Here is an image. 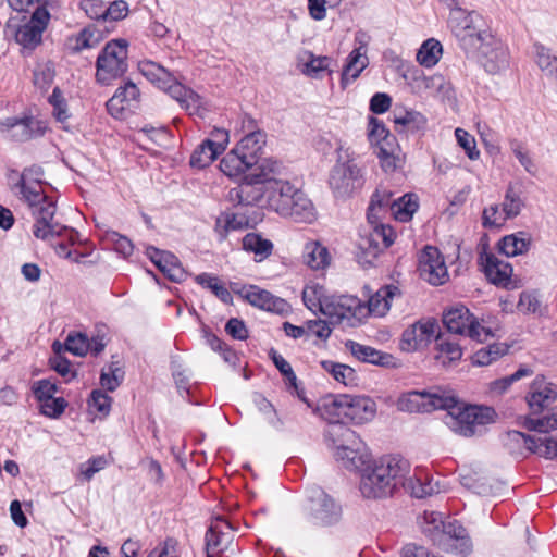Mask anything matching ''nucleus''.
Masks as SVG:
<instances>
[{
  "label": "nucleus",
  "mask_w": 557,
  "mask_h": 557,
  "mask_svg": "<svg viewBox=\"0 0 557 557\" xmlns=\"http://www.w3.org/2000/svg\"><path fill=\"white\" fill-rule=\"evenodd\" d=\"M350 465L359 474L361 495L373 500L393 497L409 469V461L400 455L389 454L373 459L367 444L356 433H350Z\"/></svg>",
  "instance_id": "obj_1"
},
{
  "label": "nucleus",
  "mask_w": 557,
  "mask_h": 557,
  "mask_svg": "<svg viewBox=\"0 0 557 557\" xmlns=\"http://www.w3.org/2000/svg\"><path fill=\"white\" fill-rule=\"evenodd\" d=\"M42 175V169L38 165H33L23 171L18 183L15 185L21 198L28 205L33 215L36 218L33 234L36 238L42 240H51L54 237L65 236L73 244L78 233L73 228L53 222L57 207L55 203L44 194L40 185Z\"/></svg>",
  "instance_id": "obj_2"
},
{
  "label": "nucleus",
  "mask_w": 557,
  "mask_h": 557,
  "mask_svg": "<svg viewBox=\"0 0 557 557\" xmlns=\"http://www.w3.org/2000/svg\"><path fill=\"white\" fill-rule=\"evenodd\" d=\"M392 196L388 190H376L371 197L367 212L370 225L360 232L356 251V260L363 269L373 267L379 255L395 242L393 227L377 223L381 212L392 211Z\"/></svg>",
  "instance_id": "obj_3"
},
{
  "label": "nucleus",
  "mask_w": 557,
  "mask_h": 557,
  "mask_svg": "<svg viewBox=\"0 0 557 557\" xmlns=\"http://www.w3.org/2000/svg\"><path fill=\"white\" fill-rule=\"evenodd\" d=\"M139 72L152 84L166 91L182 109L190 115L202 116L207 109V102L193 89L178 83L177 79L162 65L150 60L138 63Z\"/></svg>",
  "instance_id": "obj_4"
},
{
  "label": "nucleus",
  "mask_w": 557,
  "mask_h": 557,
  "mask_svg": "<svg viewBox=\"0 0 557 557\" xmlns=\"http://www.w3.org/2000/svg\"><path fill=\"white\" fill-rule=\"evenodd\" d=\"M318 410L320 416L329 423V429L325 433L327 446L333 451L334 459L343 461L346 467V458L348 456L346 434L348 428L344 419L348 417V396L329 395L322 399Z\"/></svg>",
  "instance_id": "obj_5"
},
{
  "label": "nucleus",
  "mask_w": 557,
  "mask_h": 557,
  "mask_svg": "<svg viewBox=\"0 0 557 557\" xmlns=\"http://www.w3.org/2000/svg\"><path fill=\"white\" fill-rule=\"evenodd\" d=\"M447 410L444 416L445 425L454 433L469 437L481 434L484 426L494 422L495 411L484 406H459L455 396L453 405L443 407Z\"/></svg>",
  "instance_id": "obj_6"
},
{
  "label": "nucleus",
  "mask_w": 557,
  "mask_h": 557,
  "mask_svg": "<svg viewBox=\"0 0 557 557\" xmlns=\"http://www.w3.org/2000/svg\"><path fill=\"white\" fill-rule=\"evenodd\" d=\"M448 25L467 54L475 53L476 47L492 35L484 28V20L476 12L457 10L450 14Z\"/></svg>",
  "instance_id": "obj_7"
},
{
  "label": "nucleus",
  "mask_w": 557,
  "mask_h": 557,
  "mask_svg": "<svg viewBox=\"0 0 557 557\" xmlns=\"http://www.w3.org/2000/svg\"><path fill=\"white\" fill-rule=\"evenodd\" d=\"M263 169H265L268 174V177L264 178L265 203L269 209L282 216L299 188L290 182L277 177L282 170V164L280 162L272 159H264Z\"/></svg>",
  "instance_id": "obj_8"
},
{
  "label": "nucleus",
  "mask_w": 557,
  "mask_h": 557,
  "mask_svg": "<svg viewBox=\"0 0 557 557\" xmlns=\"http://www.w3.org/2000/svg\"><path fill=\"white\" fill-rule=\"evenodd\" d=\"M127 47L125 39L109 41L96 61V79L102 85H109L127 71Z\"/></svg>",
  "instance_id": "obj_9"
},
{
  "label": "nucleus",
  "mask_w": 557,
  "mask_h": 557,
  "mask_svg": "<svg viewBox=\"0 0 557 557\" xmlns=\"http://www.w3.org/2000/svg\"><path fill=\"white\" fill-rule=\"evenodd\" d=\"M443 323L450 333L466 335L478 342H484L495 336L494 331L482 325L462 304H456L447 308L443 313Z\"/></svg>",
  "instance_id": "obj_10"
},
{
  "label": "nucleus",
  "mask_w": 557,
  "mask_h": 557,
  "mask_svg": "<svg viewBox=\"0 0 557 557\" xmlns=\"http://www.w3.org/2000/svg\"><path fill=\"white\" fill-rule=\"evenodd\" d=\"M453 405V395L440 387L409 391L397 400V408L407 412H431Z\"/></svg>",
  "instance_id": "obj_11"
},
{
  "label": "nucleus",
  "mask_w": 557,
  "mask_h": 557,
  "mask_svg": "<svg viewBox=\"0 0 557 557\" xmlns=\"http://www.w3.org/2000/svg\"><path fill=\"white\" fill-rule=\"evenodd\" d=\"M267 171L263 160L252 172L243 176L242 182L227 194L228 201L234 206H255L264 199Z\"/></svg>",
  "instance_id": "obj_12"
},
{
  "label": "nucleus",
  "mask_w": 557,
  "mask_h": 557,
  "mask_svg": "<svg viewBox=\"0 0 557 557\" xmlns=\"http://www.w3.org/2000/svg\"><path fill=\"white\" fill-rule=\"evenodd\" d=\"M308 502L307 518L312 524L329 527L341 520L342 506L321 487L314 486L309 491Z\"/></svg>",
  "instance_id": "obj_13"
},
{
  "label": "nucleus",
  "mask_w": 557,
  "mask_h": 557,
  "mask_svg": "<svg viewBox=\"0 0 557 557\" xmlns=\"http://www.w3.org/2000/svg\"><path fill=\"white\" fill-rule=\"evenodd\" d=\"M476 58L481 66L490 74H499L509 67V51L507 46L494 35H491L476 47L475 53H469Z\"/></svg>",
  "instance_id": "obj_14"
},
{
  "label": "nucleus",
  "mask_w": 557,
  "mask_h": 557,
  "mask_svg": "<svg viewBox=\"0 0 557 557\" xmlns=\"http://www.w3.org/2000/svg\"><path fill=\"white\" fill-rule=\"evenodd\" d=\"M425 534L438 546L450 548L462 556L472 552L471 539L457 520L445 522L440 532L432 533L431 529H425Z\"/></svg>",
  "instance_id": "obj_15"
},
{
  "label": "nucleus",
  "mask_w": 557,
  "mask_h": 557,
  "mask_svg": "<svg viewBox=\"0 0 557 557\" xmlns=\"http://www.w3.org/2000/svg\"><path fill=\"white\" fill-rule=\"evenodd\" d=\"M49 20L50 12L44 8H35L30 18L14 30L16 42L23 48L35 49L41 42L42 33L47 28Z\"/></svg>",
  "instance_id": "obj_16"
},
{
  "label": "nucleus",
  "mask_w": 557,
  "mask_h": 557,
  "mask_svg": "<svg viewBox=\"0 0 557 557\" xmlns=\"http://www.w3.org/2000/svg\"><path fill=\"white\" fill-rule=\"evenodd\" d=\"M420 276L432 285H442L448 277L447 268L437 248L426 246L419 256Z\"/></svg>",
  "instance_id": "obj_17"
},
{
  "label": "nucleus",
  "mask_w": 557,
  "mask_h": 557,
  "mask_svg": "<svg viewBox=\"0 0 557 557\" xmlns=\"http://www.w3.org/2000/svg\"><path fill=\"white\" fill-rule=\"evenodd\" d=\"M438 324L435 320L418 321L407 327L401 335L400 348L404 351H414L426 346L436 335Z\"/></svg>",
  "instance_id": "obj_18"
},
{
  "label": "nucleus",
  "mask_w": 557,
  "mask_h": 557,
  "mask_svg": "<svg viewBox=\"0 0 557 557\" xmlns=\"http://www.w3.org/2000/svg\"><path fill=\"white\" fill-rule=\"evenodd\" d=\"M507 444L522 445L529 453L537 454L546 459L557 458V437L544 438L527 435L520 431H509L506 435Z\"/></svg>",
  "instance_id": "obj_19"
},
{
  "label": "nucleus",
  "mask_w": 557,
  "mask_h": 557,
  "mask_svg": "<svg viewBox=\"0 0 557 557\" xmlns=\"http://www.w3.org/2000/svg\"><path fill=\"white\" fill-rule=\"evenodd\" d=\"M400 488L412 497L424 498L438 493L440 484L422 471L414 470L411 472V466L409 465L408 471L404 474V478L400 479L399 490Z\"/></svg>",
  "instance_id": "obj_20"
},
{
  "label": "nucleus",
  "mask_w": 557,
  "mask_h": 557,
  "mask_svg": "<svg viewBox=\"0 0 557 557\" xmlns=\"http://www.w3.org/2000/svg\"><path fill=\"white\" fill-rule=\"evenodd\" d=\"M239 294L253 307L259 309L283 314L288 310V304L269 290L262 289L256 285L244 286Z\"/></svg>",
  "instance_id": "obj_21"
},
{
  "label": "nucleus",
  "mask_w": 557,
  "mask_h": 557,
  "mask_svg": "<svg viewBox=\"0 0 557 557\" xmlns=\"http://www.w3.org/2000/svg\"><path fill=\"white\" fill-rule=\"evenodd\" d=\"M5 132L11 133V137L15 140L26 141L44 135L45 128L40 125V122L33 117H8L0 121V133Z\"/></svg>",
  "instance_id": "obj_22"
},
{
  "label": "nucleus",
  "mask_w": 557,
  "mask_h": 557,
  "mask_svg": "<svg viewBox=\"0 0 557 557\" xmlns=\"http://www.w3.org/2000/svg\"><path fill=\"white\" fill-rule=\"evenodd\" d=\"M147 255L154 265L172 282L180 283L186 278V271L182 267L178 258L172 252L149 247Z\"/></svg>",
  "instance_id": "obj_23"
},
{
  "label": "nucleus",
  "mask_w": 557,
  "mask_h": 557,
  "mask_svg": "<svg viewBox=\"0 0 557 557\" xmlns=\"http://www.w3.org/2000/svg\"><path fill=\"white\" fill-rule=\"evenodd\" d=\"M480 264L487 280L497 286L506 287L510 283L512 267L493 253L480 255Z\"/></svg>",
  "instance_id": "obj_24"
},
{
  "label": "nucleus",
  "mask_w": 557,
  "mask_h": 557,
  "mask_svg": "<svg viewBox=\"0 0 557 557\" xmlns=\"http://www.w3.org/2000/svg\"><path fill=\"white\" fill-rule=\"evenodd\" d=\"M556 397V386L552 383H547L544 377H536L531 385L527 400L532 412L540 413L545 407L550 405Z\"/></svg>",
  "instance_id": "obj_25"
},
{
  "label": "nucleus",
  "mask_w": 557,
  "mask_h": 557,
  "mask_svg": "<svg viewBox=\"0 0 557 557\" xmlns=\"http://www.w3.org/2000/svg\"><path fill=\"white\" fill-rule=\"evenodd\" d=\"M329 186L336 199L346 200L348 196V154L341 149L336 164L331 169Z\"/></svg>",
  "instance_id": "obj_26"
},
{
  "label": "nucleus",
  "mask_w": 557,
  "mask_h": 557,
  "mask_svg": "<svg viewBox=\"0 0 557 557\" xmlns=\"http://www.w3.org/2000/svg\"><path fill=\"white\" fill-rule=\"evenodd\" d=\"M371 37L363 30H358L354 38V50L350 51V81L360 76L369 65L368 46Z\"/></svg>",
  "instance_id": "obj_27"
},
{
  "label": "nucleus",
  "mask_w": 557,
  "mask_h": 557,
  "mask_svg": "<svg viewBox=\"0 0 557 557\" xmlns=\"http://www.w3.org/2000/svg\"><path fill=\"white\" fill-rule=\"evenodd\" d=\"M302 262L313 271H322L330 267L332 257L329 249L318 240H308L302 248Z\"/></svg>",
  "instance_id": "obj_28"
},
{
  "label": "nucleus",
  "mask_w": 557,
  "mask_h": 557,
  "mask_svg": "<svg viewBox=\"0 0 557 557\" xmlns=\"http://www.w3.org/2000/svg\"><path fill=\"white\" fill-rule=\"evenodd\" d=\"M350 354L362 362H368L385 368L397 367V360L393 355L382 352L371 346L361 345L352 341H350Z\"/></svg>",
  "instance_id": "obj_29"
},
{
  "label": "nucleus",
  "mask_w": 557,
  "mask_h": 557,
  "mask_svg": "<svg viewBox=\"0 0 557 557\" xmlns=\"http://www.w3.org/2000/svg\"><path fill=\"white\" fill-rule=\"evenodd\" d=\"M282 216L295 222L311 223L315 219V208L307 195L299 189Z\"/></svg>",
  "instance_id": "obj_30"
},
{
  "label": "nucleus",
  "mask_w": 557,
  "mask_h": 557,
  "mask_svg": "<svg viewBox=\"0 0 557 557\" xmlns=\"http://www.w3.org/2000/svg\"><path fill=\"white\" fill-rule=\"evenodd\" d=\"M139 95L138 87L134 83L127 82L115 90L114 95L108 100L107 108L111 114H114V111L132 110L136 107Z\"/></svg>",
  "instance_id": "obj_31"
},
{
  "label": "nucleus",
  "mask_w": 557,
  "mask_h": 557,
  "mask_svg": "<svg viewBox=\"0 0 557 557\" xmlns=\"http://www.w3.org/2000/svg\"><path fill=\"white\" fill-rule=\"evenodd\" d=\"M224 529L231 530V523L223 519H218L215 523H212L206 533V546L208 556L224 550L227 544L231 542V534L224 532Z\"/></svg>",
  "instance_id": "obj_32"
},
{
  "label": "nucleus",
  "mask_w": 557,
  "mask_h": 557,
  "mask_svg": "<svg viewBox=\"0 0 557 557\" xmlns=\"http://www.w3.org/2000/svg\"><path fill=\"white\" fill-rule=\"evenodd\" d=\"M376 414V404L368 396L350 395V422L357 425L368 423Z\"/></svg>",
  "instance_id": "obj_33"
},
{
  "label": "nucleus",
  "mask_w": 557,
  "mask_h": 557,
  "mask_svg": "<svg viewBox=\"0 0 557 557\" xmlns=\"http://www.w3.org/2000/svg\"><path fill=\"white\" fill-rule=\"evenodd\" d=\"M253 166L255 164L248 162L247 157L237 151L236 147L227 152L220 161V170L231 178L240 177L247 170Z\"/></svg>",
  "instance_id": "obj_34"
},
{
  "label": "nucleus",
  "mask_w": 557,
  "mask_h": 557,
  "mask_svg": "<svg viewBox=\"0 0 557 557\" xmlns=\"http://www.w3.org/2000/svg\"><path fill=\"white\" fill-rule=\"evenodd\" d=\"M393 122L395 129L399 133H417L425 128L426 119L417 111L394 110Z\"/></svg>",
  "instance_id": "obj_35"
},
{
  "label": "nucleus",
  "mask_w": 557,
  "mask_h": 557,
  "mask_svg": "<svg viewBox=\"0 0 557 557\" xmlns=\"http://www.w3.org/2000/svg\"><path fill=\"white\" fill-rule=\"evenodd\" d=\"M265 144V134L261 131L250 129L236 145L237 151L247 157L248 162H251L256 168L261 163L258 160V153Z\"/></svg>",
  "instance_id": "obj_36"
},
{
  "label": "nucleus",
  "mask_w": 557,
  "mask_h": 557,
  "mask_svg": "<svg viewBox=\"0 0 557 557\" xmlns=\"http://www.w3.org/2000/svg\"><path fill=\"white\" fill-rule=\"evenodd\" d=\"M399 295L400 290L395 285H387L380 288L367 301L369 309H371L372 315L384 317L391 308V300Z\"/></svg>",
  "instance_id": "obj_37"
},
{
  "label": "nucleus",
  "mask_w": 557,
  "mask_h": 557,
  "mask_svg": "<svg viewBox=\"0 0 557 557\" xmlns=\"http://www.w3.org/2000/svg\"><path fill=\"white\" fill-rule=\"evenodd\" d=\"M533 49L534 60L540 71L548 79L557 82V55L550 48L539 42L534 44Z\"/></svg>",
  "instance_id": "obj_38"
},
{
  "label": "nucleus",
  "mask_w": 557,
  "mask_h": 557,
  "mask_svg": "<svg viewBox=\"0 0 557 557\" xmlns=\"http://www.w3.org/2000/svg\"><path fill=\"white\" fill-rule=\"evenodd\" d=\"M243 248L255 255V261L261 262L272 253L273 244L259 234L248 233L243 238Z\"/></svg>",
  "instance_id": "obj_39"
},
{
  "label": "nucleus",
  "mask_w": 557,
  "mask_h": 557,
  "mask_svg": "<svg viewBox=\"0 0 557 557\" xmlns=\"http://www.w3.org/2000/svg\"><path fill=\"white\" fill-rule=\"evenodd\" d=\"M320 312L329 319L330 324L341 323L348 313L347 297L324 299V302L320 305Z\"/></svg>",
  "instance_id": "obj_40"
},
{
  "label": "nucleus",
  "mask_w": 557,
  "mask_h": 557,
  "mask_svg": "<svg viewBox=\"0 0 557 557\" xmlns=\"http://www.w3.org/2000/svg\"><path fill=\"white\" fill-rule=\"evenodd\" d=\"M509 346L505 343H494L480 348L472 356V363L479 367L490 366L503 356L507 355Z\"/></svg>",
  "instance_id": "obj_41"
},
{
  "label": "nucleus",
  "mask_w": 557,
  "mask_h": 557,
  "mask_svg": "<svg viewBox=\"0 0 557 557\" xmlns=\"http://www.w3.org/2000/svg\"><path fill=\"white\" fill-rule=\"evenodd\" d=\"M443 54L442 44L434 39H426L417 52V61L424 67H433L437 64Z\"/></svg>",
  "instance_id": "obj_42"
},
{
  "label": "nucleus",
  "mask_w": 557,
  "mask_h": 557,
  "mask_svg": "<svg viewBox=\"0 0 557 557\" xmlns=\"http://www.w3.org/2000/svg\"><path fill=\"white\" fill-rule=\"evenodd\" d=\"M418 208L417 196L413 194H405L398 199H394L392 203V215L400 222H407L411 220Z\"/></svg>",
  "instance_id": "obj_43"
},
{
  "label": "nucleus",
  "mask_w": 557,
  "mask_h": 557,
  "mask_svg": "<svg viewBox=\"0 0 557 557\" xmlns=\"http://www.w3.org/2000/svg\"><path fill=\"white\" fill-rule=\"evenodd\" d=\"M330 60L325 57H315L311 52H304L299 60V66L304 74L318 78L327 71Z\"/></svg>",
  "instance_id": "obj_44"
},
{
  "label": "nucleus",
  "mask_w": 557,
  "mask_h": 557,
  "mask_svg": "<svg viewBox=\"0 0 557 557\" xmlns=\"http://www.w3.org/2000/svg\"><path fill=\"white\" fill-rule=\"evenodd\" d=\"M49 103L52 106V114L55 120L62 124V127L67 132H73L74 127L71 125V114L67 111L65 99L61 90L55 87L49 97Z\"/></svg>",
  "instance_id": "obj_45"
},
{
  "label": "nucleus",
  "mask_w": 557,
  "mask_h": 557,
  "mask_svg": "<svg viewBox=\"0 0 557 557\" xmlns=\"http://www.w3.org/2000/svg\"><path fill=\"white\" fill-rule=\"evenodd\" d=\"M500 207L503 214L508 220L515 219L521 213L524 201L521 198V193L513 185H508Z\"/></svg>",
  "instance_id": "obj_46"
},
{
  "label": "nucleus",
  "mask_w": 557,
  "mask_h": 557,
  "mask_svg": "<svg viewBox=\"0 0 557 557\" xmlns=\"http://www.w3.org/2000/svg\"><path fill=\"white\" fill-rule=\"evenodd\" d=\"M248 224L245 216L235 213H222L215 221L214 231L224 240L231 231L242 230Z\"/></svg>",
  "instance_id": "obj_47"
},
{
  "label": "nucleus",
  "mask_w": 557,
  "mask_h": 557,
  "mask_svg": "<svg viewBox=\"0 0 557 557\" xmlns=\"http://www.w3.org/2000/svg\"><path fill=\"white\" fill-rule=\"evenodd\" d=\"M368 137L370 143L377 146L379 149L384 147V144L393 146L396 143L395 136L392 135L383 122L376 117L369 119Z\"/></svg>",
  "instance_id": "obj_48"
},
{
  "label": "nucleus",
  "mask_w": 557,
  "mask_h": 557,
  "mask_svg": "<svg viewBox=\"0 0 557 557\" xmlns=\"http://www.w3.org/2000/svg\"><path fill=\"white\" fill-rule=\"evenodd\" d=\"M522 233L505 236L499 244L500 251L507 257H515L527 252L531 240L521 236Z\"/></svg>",
  "instance_id": "obj_49"
},
{
  "label": "nucleus",
  "mask_w": 557,
  "mask_h": 557,
  "mask_svg": "<svg viewBox=\"0 0 557 557\" xmlns=\"http://www.w3.org/2000/svg\"><path fill=\"white\" fill-rule=\"evenodd\" d=\"M210 144V140H203L194 150L189 160L190 166L197 169H205L209 166L220 156Z\"/></svg>",
  "instance_id": "obj_50"
},
{
  "label": "nucleus",
  "mask_w": 557,
  "mask_h": 557,
  "mask_svg": "<svg viewBox=\"0 0 557 557\" xmlns=\"http://www.w3.org/2000/svg\"><path fill=\"white\" fill-rule=\"evenodd\" d=\"M377 157L381 162V166L385 172H394L403 166L404 160L399 156V146L395 143L393 146L384 144V147L379 149Z\"/></svg>",
  "instance_id": "obj_51"
},
{
  "label": "nucleus",
  "mask_w": 557,
  "mask_h": 557,
  "mask_svg": "<svg viewBox=\"0 0 557 557\" xmlns=\"http://www.w3.org/2000/svg\"><path fill=\"white\" fill-rule=\"evenodd\" d=\"M196 282L203 287L212 290V293L221 299L224 304L232 301V295L227 288L222 285L216 276H212L208 273H201L196 276Z\"/></svg>",
  "instance_id": "obj_52"
},
{
  "label": "nucleus",
  "mask_w": 557,
  "mask_h": 557,
  "mask_svg": "<svg viewBox=\"0 0 557 557\" xmlns=\"http://www.w3.org/2000/svg\"><path fill=\"white\" fill-rule=\"evenodd\" d=\"M438 355L436 356L443 364L447 362H455L461 359L462 349L460 345L453 341L438 338L437 343Z\"/></svg>",
  "instance_id": "obj_53"
},
{
  "label": "nucleus",
  "mask_w": 557,
  "mask_h": 557,
  "mask_svg": "<svg viewBox=\"0 0 557 557\" xmlns=\"http://www.w3.org/2000/svg\"><path fill=\"white\" fill-rule=\"evenodd\" d=\"M324 288L319 284L307 285L302 292L305 306L312 312L320 311V305L324 302Z\"/></svg>",
  "instance_id": "obj_54"
},
{
  "label": "nucleus",
  "mask_w": 557,
  "mask_h": 557,
  "mask_svg": "<svg viewBox=\"0 0 557 557\" xmlns=\"http://www.w3.org/2000/svg\"><path fill=\"white\" fill-rule=\"evenodd\" d=\"M524 426L529 431L540 433H548L549 431L557 430V411L539 419L528 418L524 422Z\"/></svg>",
  "instance_id": "obj_55"
},
{
  "label": "nucleus",
  "mask_w": 557,
  "mask_h": 557,
  "mask_svg": "<svg viewBox=\"0 0 557 557\" xmlns=\"http://www.w3.org/2000/svg\"><path fill=\"white\" fill-rule=\"evenodd\" d=\"M269 356L277 370L285 376L288 384L293 387H297V376L290 366V363L281 356L275 349H271L269 351Z\"/></svg>",
  "instance_id": "obj_56"
},
{
  "label": "nucleus",
  "mask_w": 557,
  "mask_h": 557,
  "mask_svg": "<svg viewBox=\"0 0 557 557\" xmlns=\"http://www.w3.org/2000/svg\"><path fill=\"white\" fill-rule=\"evenodd\" d=\"M455 136L458 145L463 148L469 159L476 160L480 157L475 139L471 134L462 128H456Z\"/></svg>",
  "instance_id": "obj_57"
},
{
  "label": "nucleus",
  "mask_w": 557,
  "mask_h": 557,
  "mask_svg": "<svg viewBox=\"0 0 557 557\" xmlns=\"http://www.w3.org/2000/svg\"><path fill=\"white\" fill-rule=\"evenodd\" d=\"M32 392L35 398L41 403L54 397L58 393V385L50 380L42 379L33 383Z\"/></svg>",
  "instance_id": "obj_58"
},
{
  "label": "nucleus",
  "mask_w": 557,
  "mask_h": 557,
  "mask_svg": "<svg viewBox=\"0 0 557 557\" xmlns=\"http://www.w3.org/2000/svg\"><path fill=\"white\" fill-rule=\"evenodd\" d=\"M64 345L75 356H85L88 352V337L83 333L69 334Z\"/></svg>",
  "instance_id": "obj_59"
},
{
  "label": "nucleus",
  "mask_w": 557,
  "mask_h": 557,
  "mask_svg": "<svg viewBox=\"0 0 557 557\" xmlns=\"http://www.w3.org/2000/svg\"><path fill=\"white\" fill-rule=\"evenodd\" d=\"M67 407L63 397H53L40 403V413L52 419H58Z\"/></svg>",
  "instance_id": "obj_60"
},
{
  "label": "nucleus",
  "mask_w": 557,
  "mask_h": 557,
  "mask_svg": "<svg viewBox=\"0 0 557 557\" xmlns=\"http://www.w3.org/2000/svg\"><path fill=\"white\" fill-rule=\"evenodd\" d=\"M508 219L503 214L502 207L498 205H491L484 208L482 213V224L484 227H499Z\"/></svg>",
  "instance_id": "obj_61"
},
{
  "label": "nucleus",
  "mask_w": 557,
  "mask_h": 557,
  "mask_svg": "<svg viewBox=\"0 0 557 557\" xmlns=\"http://www.w3.org/2000/svg\"><path fill=\"white\" fill-rule=\"evenodd\" d=\"M372 315L367 302L359 298L350 296V326L362 323L368 317Z\"/></svg>",
  "instance_id": "obj_62"
},
{
  "label": "nucleus",
  "mask_w": 557,
  "mask_h": 557,
  "mask_svg": "<svg viewBox=\"0 0 557 557\" xmlns=\"http://www.w3.org/2000/svg\"><path fill=\"white\" fill-rule=\"evenodd\" d=\"M54 78L53 64L48 62L39 64L34 70V84L41 89H45L51 85Z\"/></svg>",
  "instance_id": "obj_63"
},
{
  "label": "nucleus",
  "mask_w": 557,
  "mask_h": 557,
  "mask_svg": "<svg viewBox=\"0 0 557 557\" xmlns=\"http://www.w3.org/2000/svg\"><path fill=\"white\" fill-rule=\"evenodd\" d=\"M517 307L525 313L543 314L541 301L534 292L521 293Z\"/></svg>",
  "instance_id": "obj_64"
}]
</instances>
